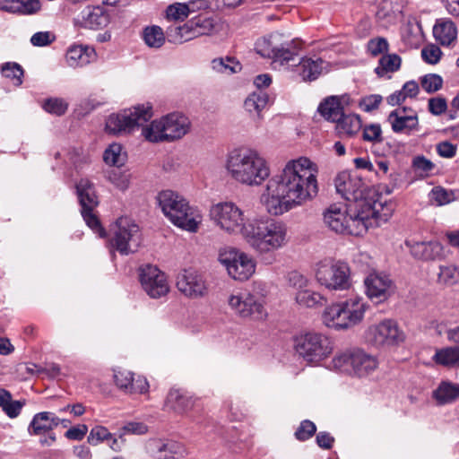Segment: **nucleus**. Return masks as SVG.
<instances>
[{
	"mask_svg": "<svg viewBox=\"0 0 459 459\" xmlns=\"http://www.w3.org/2000/svg\"><path fill=\"white\" fill-rule=\"evenodd\" d=\"M335 123V129L340 136H353L361 128L360 117L355 114H343Z\"/></svg>",
	"mask_w": 459,
	"mask_h": 459,
	"instance_id": "nucleus-34",
	"label": "nucleus"
},
{
	"mask_svg": "<svg viewBox=\"0 0 459 459\" xmlns=\"http://www.w3.org/2000/svg\"><path fill=\"white\" fill-rule=\"evenodd\" d=\"M210 216L221 230L231 234H240L243 238L251 224V220L247 219L243 211L231 202L212 205Z\"/></svg>",
	"mask_w": 459,
	"mask_h": 459,
	"instance_id": "nucleus-11",
	"label": "nucleus"
},
{
	"mask_svg": "<svg viewBox=\"0 0 459 459\" xmlns=\"http://www.w3.org/2000/svg\"><path fill=\"white\" fill-rule=\"evenodd\" d=\"M55 39V35L49 31H39L31 36L30 43L36 47H44L51 44Z\"/></svg>",
	"mask_w": 459,
	"mask_h": 459,
	"instance_id": "nucleus-61",
	"label": "nucleus"
},
{
	"mask_svg": "<svg viewBox=\"0 0 459 459\" xmlns=\"http://www.w3.org/2000/svg\"><path fill=\"white\" fill-rule=\"evenodd\" d=\"M172 126L171 114L162 117L160 119L153 120L149 126L142 130L143 137L151 143H160L170 140V134L166 131Z\"/></svg>",
	"mask_w": 459,
	"mask_h": 459,
	"instance_id": "nucleus-23",
	"label": "nucleus"
},
{
	"mask_svg": "<svg viewBox=\"0 0 459 459\" xmlns=\"http://www.w3.org/2000/svg\"><path fill=\"white\" fill-rule=\"evenodd\" d=\"M402 58L395 53L383 55L379 60L375 73L378 77H384L388 74H394L400 70Z\"/></svg>",
	"mask_w": 459,
	"mask_h": 459,
	"instance_id": "nucleus-36",
	"label": "nucleus"
},
{
	"mask_svg": "<svg viewBox=\"0 0 459 459\" xmlns=\"http://www.w3.org/2000/svg\"><path fill=\"white\" fill-rule=\"evenodd\" d=\"M432 397L439 405L452 403L459 399V384L442 381L433 391Z\"/></svg>",
	"mask_w": 459,
	"mask_h": 459,
	"instance_id": "nucleus-31",
	"label": "nucleus"
},
{
	"mask_svg": "<svg viewBox=\"0 0 459 459\" xmlns=\"http://www.w3.org/2000/svg\"><path fill=\"white\" fill-rule=\"evenodd\" d=\"M316 431V425L308 420H303L295 431V437L299 441H306L312 437Z\"/></svg>",
	"mask_w": 459,
	"mask_h": 459,
	"instance_id": "nucleus-56",
	"label": "nucleus"
},
{
	"mask_svg": "<svg viewBox=\"0 0 459 459\" xmlns=\"http://www.w3.org/2000/svg\"><path fill=\"white\" fill-rule=\"evenodd\" d=\"M193 24L196 38L203 35H210L216 30L217 22L212 16L197 15L190 20Z\"/></svg>",
	"mask_w": 459,
	"mask_h": 459,
	"instance_id": "nucleus-40",
	"label": "nucleus"
},
{
	"mask_svg": "<svg viewBox=\"0 0 459 459\" xmlns=\"http://www.w3.org/2000/svg\"><path fill=\"white\" fill-rule=\"evenodd\" d=\"M365 338L377 347H396L405 341L406 335L396 321L384 319L368 326L365 331Z\"/></svg>",
	"mask_w": 459,
	"mask_h": 459,
	"instance_id": "nucleus-12",
	"label": "nucleus"
},
{
	"mask_svg": "<svg viewBox=\"0 0 459 459\" xmlns=\"http://www.w3.org/2000/svg\"><path fill=\"white\" fill-rule=\"evenodd\" d=\"M403 0H382L376 13L378 21L392 22L402 13Z\"/></svg>",
	"mask_w": 459,
	"mask_h": 459,
	"instance_id": "nucleus-33",
	"label": "nucleus"
},
{
	"mask_svg": "<svg viewBox=\"0 0 459 459\" xmlns=\"http://www.w3.org/2000/svg\"><path fill=\"white\" fill-rule=\"evenodd\" d=\"M362 137L364 141L381 143L383 141L382 129L378 124L366 126L363 129Z\"/></svg>",
	"mask_w": 459,
	"mask_h": 459,
	"instance_id": "nucleus-58",
	"label": "nucleus"
},
{
	"mask_svg": "<svg viewBox=\"0 0 459 459\" xmlns=\"http://www.w3.org/2000/svg\"><path fill=\"white\" fill-rule=\"evenodd\" d=\"M202 221L200 211L189 205L182 195L174 193V226L189 233H196Z\"/></svg>",
	"mask_w": 459,
	"mask_h": 459,
	"instance_id": "nucleus-15",
	"label": "nucleus"
},
{
	"mask_svg": "<svg viewBox=\"0 0 459 459\" xmlns=\"http://www.w3.org/2000/svg\"><path fill=\"white\" fill-rule=\"evenodd\" d=\"M228 304L237 316L244 319L263 321L268 315L263 299L252 293L231 294Z\"/></svg>",
	"mask_w": 459,
	"mask_h": 459,
	"instance_id": "nucleus-14",
	"label": "nucleus"
},
{
	"mask_svg": "<svg viewBox=\"0 0 459 459\" xmlns=\"http://www.w3.org/2000/svg\"><path fill=\"white\" fill-rule=\"evenodd\" d=\"M405 244L409 247L411 255L416 259L429 261L444 257L443 247L437 241L407 240Z\"/></svg>",
	"mask_w": 459,
	"mask_h": 459,
	"instance_id": "nucleus-22",
	"label": "nucleus"
},
{
	"mask_svg": "<svg viewBox=\"0 0 459 459\" xmlns=\"http://www.w3.org/2000/svg\"><path fill=\"white\" fill-rule=\"evenodd\" d=\"M142 38L148 47L154 48H160L165 42L164 32L157 25L145 27L143 30Z\"/></svg>",
	"mask_w": 459,
	"mask_h": 459,
	"instance_id": "nucleus-41",
	"label": "nucleus"
},
{
	"mask_svg": "<svg viewBox=\"0 0 459 459\" xmlns=\"http://www.w3.org/2000/svg\"><path fill=\"white\" fill-rule=\"evenodd\" d=\"M420 84L426 92L434 93L442 88L443 79L437 74H429L421 77Z\"/></svg>",
	"mask_w": 459,
	"mask_h": 459,
	"instance_id": "nucleus-52",
	"label": "nucleus"
},
{
	"mask_svg": "<svg viewBox=\"0 0 459 459\" xmlns=\"http://www.w3.org/2000/svg\"><path fill=\"white\" fill-rule=\"evenodd\" d=\"M1 73L3 76L12 79L17 85L22 84V77L23 75L22 67L14 62H7L2 65Z\"/></svg>",
	"mask_w": 459,
	"mask_h": 459,
	"instance_id": "nucleus-50",
	"label": "nucleus"
},
{
	"mask_svg": "<svg viewBox=\"0 0 459 459\" xmlns=\"http://www.w3.org/2000/svg\"><path fill=\"white\" fill-rule=\"evenodd\" d=\"M133 378L134 373L131 371L117 370L114 373V381L116 385L126 394H130V392H132Z\"/></svg>",
	"mask_w": 459,
	"mask_h": 459,
	"instance_id": "nucleus-51",
	"label": "nucleus"
},
{
	"mask_svg": "<svg viewBox=\"0 0 459 459\" xmlns=\"http://www.w3.org/2000/svg\"><path fill=\"white\" fill-rule=\"evenodd\" d=\"M191 129L190 118L182 112H174V140L183 138L190 133Z\"/></svg>",
	"mask_w": 459,
	"mask_h": 459,
	"instance_id": "nucleus-45",
	"label": "nucleus"
},
{
	"mask_svg": "<svg viewBox=\"0 0 459 459\" xmlns=\"http://www.w3.org/2000/svg\"><path fill=\"white\" fill-rule=\"evenodd\" d=\"M158 205L160 207L163 214L172 221V191H160L157 197Z\"/></svg>",
	"mask_w": 459,
	"mask_h": 459,
	"instance_id": "nucleus-54",
	"label": "nucleus"
},
{
	"mask_svg": "<svg viewBox=\"0 0 459 459\" xmlns=\"http://www.w3.org/2000/svg\"><path fill=\"white\" fill-rule=\"evenodd\" d=\"M412 167L415 171L422 175L423 173L427 174L431 171L434 168V164L424 156H417L412 160Z\"/></svg>",
	"mask_w": 459,
	"mask_h": 459,
	"instance_id": "nucleus-62",
	"label": "nucleus"
},
{
	"mask_svg": "<svg viewBox=\"0 0 459 459\" xmlns=\"http://www.w3.org/2000/svg\"><path fill=\"white\" fill-rule=\"evenodd\" d=\"M431 193L432 198L437 205L449 204L453 200V193L442 187H435Z\"/></svg>",
	"mask_w": 459,
	"mask_h": 459,
	"instance_id": "nucleus-63",
	"label": "nucleus"
},
{
	"mask_svg": "<svg viewBox=\"0 0 459 459\" xmlns=\"http://www.w3.org/2000/svg\"><path fill=\"white\" fill-rule=\"evenodd\" d=\"M111 21L109 12L103 5H87L74 18V25L87 30H103Z\"/></svg>",
	"mask_w": 459,
	"mask_h": 459,
	"instance_id": "nucleus-18",
	"label": "nucleus"
},
{
	"mask_svg": "<svg viewBox=\"0 0 459 459\" xmlns=\"http://www.w3.org/2000/svg\"><path fill=\"white\" fill-rule=\"evenodd\" d=\"M298 73L304 81H314L323 73L325 61L320 57H303L299 61Z\"/></svg>",
	"mask_w": 459,
	"mask_h": 459,
	"instance_id": "nucleus-26",
	"label": "nucleus"
},
{
	"mask_svg": "<svg viewBox=\"0 0 459 459\" xmlns=\"http://www.w3.org/2000/svg\"><path fill=\"white\" fill-rule=\"evenodd\" d=\"M153 116L150 102L136 105L118 114H111L106 122V130L113 134L131 133L143 126Z\"/></svg>",
	"mask_w": 459,
	"mask_h": 459,
	"instance_id": "nucleus-8",
	"label": "nucleus"
},
{
	"mask_svg": "<svg viewBox=\"0 0 459 459\" xmlns=\"http://www.w3.org/2000/svg\"><path fill=\"white\" fill-rule=\"evenodd\" d=\"M428 109L434 116H440L447 109L446 100L443 97L430 98L428 101Z\"/></svg>",
	"mask_w": 459,
	"mask_h": 459,
	"instance_id": "nucleus-60",
	"label": "nucleus"
},
{
	"mask_svg": "<svg viewBox=\"0 0 459 459\" xmlns=\"http://www.w3.org/2000/svg\"><path fill=\"white\" fill-rule=\"evenodd\" d=\"M142 243L140 228L131 219L120 217L112 230L109 245L122 255L135 253Z\"/></svg>",
	"mask_w": 459,
	"mask_h": 459,
	"instance_id": "nucleus-10",
	"label": "nucleus"
},
{
	"mask_svg": "<svg viewBox=\"0 0 459 459\" xmlns=\"http://www.w3.org/2000/svg\"><path fill=\"white\" fill-rule=\"evenodd\" d=\"M322 322L328 327L337 331L347 330L342 307L340 302L333 303L325 307L322 312Z\"/></svg>",
	"mask_w": 459,
	"mask_h": 459,
	"instance_id": "nucleus-29",
	"label": "nucleus"
},
{
	"mask_svg": "<svg viewBox=\"0 0 459 459\" xmlns=\"http://www.w3.org/2000/svg\"><path fill=\"white\" fill-rule=\"evenodd\" d=\"M139 280L143 290L152 299L165 296L169 291L165 273L155 265L142 266L139 269Z\"/></svg>",
	"mask_w": 459,
	"mask_h": 459,
	"instance_id": "nucleus-16",
	"label": "nucleus"
},
{
	"mask_svg": "<svg viewBox=\"0 0 459 459\" xmlns=\"http://www.w3.org/2000/svg\"><path fill=\"white\" fill-rule=\"evenodd\" d=\"M349 265L342 261L325 259L315 268L316 281L330 290H345L351 286Z\"/></svg>",
	"mask_w": 459,
	"mask_h": 459,
	"instance_id": "nucleus-9",
	"label": "nucleus"
},
{
	"mask_svg": "<svg viewBox=\"0 0 459 459\" xmlns=\"http://www.w3.org/2000/svg\"><path fill=\"white\" fill-rule=\"evenodd\" d=\"M365 294L374 303L380 304L389 299L394 284L389 275L372 272L364 279Z\"/></svg>",
	"mask_w": 459,
	"mask_h": 459,
	"instance_id": "nucleus-17",
	"label": "nucleus"
},
{
	"mask_svg": "<svg viewBox=\"0 0 459 459\" xmlns=\"http://www.w3.org/2000/svg\"><path fill=\"white\" fill-rule=\"evenodd\" d=\"M294 349L305 361L317 365L333 351V342L324 333L307 332L294 338Z\"/></svg>",
	"mask_w": 459,
	"mask_h": 459,
	"instance_id": "nucleus-7",
	"label": "nucleus"
},
{
	"mask_svg": "<svg viewBox=\"0 0 459 459\" xmlns=\"http://www.w3.org/2000/svg\"><path fill=\"white\" fill-rule=\"evenodd\" d=\"M94 209L95 208L81 209V213L86 224L95 232L99 233L100 237H103L105 235V230L101 227L98 216L93 212Z\"/></svg>",
	"mask_w": 459,
	"mask_h": 459,
	"instance_id": "nucleus-53",
	"label": "nucleus"
},
{
	"mask_svg": "<svg viewBox=\"0 0 459 459\" xmlns=\"http://www.w3.org/2000/svg\"><path fill=\"white\" fill-rule=\"evenodd\" d=\"M347 329H351L362 322L368 305L361 297H351L340 301Z\"/></svg>",
	"mask_w": 459,
	"mask_h": 459,
	"instance_id": "nucleus-21",
	"label": "nucleus"
},
{
	"mask_svg": "<svg viewBox=\"0 0 459 459\" xmlns=\"http://www.w3.org/2000/svg\"><path fill=\"white\" fill-rule=\"evenodd\" d=\"M150 448L157 459H168L170 453L169 446L160 440H154L150 444Z\"/></svg>",
	"mask_w": 459,
	"mask_h": 459,
	"instance_id": "nucleus-64",
	"label": "nucleus"
},
{
	"mask_svg": "<svg viewBox=\"0 0 459 459\" xmlns=\"http://www.w3.org/2000/svg\"><path fill=\"white\" fill-rule=\"evenodd\" d=\"M218 259L229 275L237 281L249 279L255 271L254 260L246 253L234 248L221 251Z\"/></svg>",
	"mask_w": 459,
	"mask_h": 459,
	"instance_id": "nucleus-13",
	"label": "nucleus"
},
{
	"mask_svg": "<svg viewBox=\"0 0 459 459\" xmlns=\"http://www.w3.org/2000/svg\"><path fill=\"white\" fill-rule=\"evenodd\" d=\"M112 437V434L102 426H96L91 429L88 436V442L92 446H97L100 442Z\"/></svg>",
	"mask_w": 459,
	"mask_h": 459,
	"instance_id": "nucleus-57",
	"label": "nucleus"
},
{
	"mask_svg": "<svg viewBox=\"0 0 459 459\" xmlns=\"http://www.w3.org/2000/svg\"><path fill=\"white\" fill-rule=\"evenodd\" d=\"M92 54L93 50L82 45L71 46L66 52L65 59L71 67L83 66L91 62Z\"/></svg>",
	"mask_w": 459,
	"mask_h": 459,
	"instance_id": "nucleus-35",
	"label": "nucleus"
},
{
	"mask_svg": "<svg viewBox=\"0 0 459 459\" xmlns=\"http://www.w3.org/2000/svg\"><path fill=\"white\" fill-rule=\"evenodd\" d=\"M368 52L374 57L387 54L389 43L385 38L377 37L369 39L367 43Z\"/></svg>",
	"mask_w": 459,
	"mask_h": 459,
	"instance_id": "nucleus-49",
	"label": "nucleus"
},
{
	"mask_svg": "<svg viewBox=\"0 0 459 459\" xmlns=\"http://www.w3.org/2000/svg\"><path fill=\"white\" fill-rule=\"evenodd\" d=\"M437 281L439 284L451 286L459 282V267L455 264H446L439 266L437 273Z\"/></svg>",
	"mask_w": 459,
	"mask_h": 459,
	"instance_id": "nucleus-44",
	"label": "nucleus"
},
{
	"mask_svg": "<svg viewBox=\"0 0 459 459\" xmlns=\"http://www.w3.org/2000/svg\"><path fill=\"white\" fill-rule=\"evenodd\" d=\"M255 48L261 56L272 59L274 65H288L298 56L299 50L294 39H287L279 32L259 39Z\"/></svg>",
	"mask_w": 459,
	"mask_h": 459,
	"instance_id": "nucleus-6",
	"label": "nucleus"
},
{
	"mask_svg": "<svg viewBox=\"0 0 459 459\" xmlns=\"http://www.w3.org/2000/svg\"><path fill=\"white\" fill-rule=\"evenodd\" d=\"M334 186L336 191L350 204V207L357 208L359 211H364L366 204L372 210L373 218L379 217L378 206H382L381 203H377L374 199V191H372L362 178L355 174L348 171L340 172L335 179Z\"/></svg>",
	"mask_w": 459,
	"mask_h": 459,
	"instance_id": "nucleus-5",
	"label": "nucleus"
},
{
	"mask_svg": "<svg viewBox=\"0 0 459 459\" xmlns=\"http://www.w3.org/2000/svg\"><path fill=\"white\" fill-rule=\"evenodd\" d=\"M60 424V419L50 411H42L34 415L28 431L32 435H41L52 430Z\"/></svg>",
	"mask_w": 459,
	"mask_h": 459,
	"instance_id": "nucleus-24",
	"label": "nucleus"
},
{
	"mask_svg": "<svg viewBox=\"0 0 459 459\" xmlns=\"http://www.w3.org/2000/svg\"><path fill=\"white\" fill-rule=\"evenodd\" d=\"M442 52L437 46L429 45L422 48L421 56L423 60L430 65H436L439 62Z\"/></svg>",
	"mask_w": 459,
	"mask_h": 459,
	"instance_id": "nucleus-59",
	"label": "nucleus"
},
{
	"mask_svg": "<svg viewBox=\"0 0 459 459\" xmlns=\"http://www.w3.org/2000/svg\"><path fill=\"white\" fill-rule=\"evenodd\" d=\"M67 103L61 99H48L44 102L43 108L50 113L56 116L64 115L67 110Z\"/></svg>",
	"mask_w": 459,
	"mask_h": 459,
	"instance_id": "nucleus-55",
	"label": "nucleus"
},
{
	"mask_svg": "<svg viewBox=\"0 0 459 459\" xmlns=\"http://www.w3.org/2000/svg\"><path fill=\"white\" fill-rule=\"evenodd\" d=\"M75 187L81 209L96 208L99 205L94 185L88 178H81Z\"/></svg>",
	"mask_w": 459,
	"mask_h": 459,
	"instance_id": "nucleus-28",
	"label": "nucleus"
},
{
	"mask_svg": "<svg viewBox=\"0 0 459 459\" xmlns=\"http://www.w3.org/2000/svg\"><path fill=\"white\" fill-rule=\"evenodd\" d=\"M177 287L185 296L192 299L203 298L208 293L204 276L195 270H184L178 276Z\"/></svg>",
	"mask_w": 459,
	"mask_h": 459,
	"instance_id": "nucleus-19",
	"label": "nucleus"
},
{
	"mask_svg": "<svg viewBox=\"0 0 459 459\" xmlns=\"http://www.w3.org/2000/svg\"><path fill=\"white\" fill-rule=\"evenodd\" d=\"M317 166L306 157L289 160L268 179L259 202L270 215L281 216L312 201L318 194Z\"/></svg>",
	"mask_w": 459,
	"mask_h": 459,
	"instance_id": "nucleus-1",
	"label": "nucleus"
},
{
	"mask_svg": "<svg viewBox=\"0 0 459 459\" xmlns=\"http://www.w3.org/2000/svg\"><path fill=\"white\" fill-rule=\"evenodd\" d=\"M224 167L232 180L247 186H260L271 175L267 160L257 150L248 147L230 151Z\"/></svg>",
	"mask_w": 459,
	"mask_h": 459,
	"instance_id": "nucleus-2",
	"label": "nucleus"
},
{
	"mask_svg": "<svg viewBox=\"0 0 459 459\" xmlns=\"http://www.w3.org/2000/svg\"><path fill=\"white\" fill-rule=\"evenodd\" d=\"M433 35L442 46H450L457 39V28L452 21L439 19L433 28Z\"/></svg>",
	"mask_w": 459,
	"mask_h": 459,
	"instance_id": "nucleus-27",
	"label": "nucleus"
},
{
	"mask_svg": "<svg viewBox=\"0 0 459 459\" xmlns=\"http://www.w3.org/2000/svg\"><path fill=\"white\" fill-rule=\"evenodd\" d=\"M394 133L411 134L413 131H419V118L415 112L407 114L405 108H396L392 111L387 118Z\"/></svg>",
	"mask_w": 459,
	"mask_h": 459,
	"instance_id": "nucleus-20",
	"label": "nucleus"
},
{
	"mask_svg": "<svg viewBox=\"0 0 459 459\" xmlns=\"http://www.w3.org/2000/svg\"><path fill=\"white\" fill-rule=\"evenodd\" d=\"M269 96L263 91H257L248 95L244 102L246 110L250 114H256L261 118V112L265 108Z\"/></svg>",
	"mask_w": 459,
	"mask_h": 459,
	"instance_id": "nucleus-37",
	"label": "nucleus"
},
{
	"mask_svg": "<svg viewBox=\"0 0 459 459\" xmlns=\"http://www.w3.org/2000/svg\"><path fill=\"white\" fill-rule=\"evenodd\" d=\"M212 68L220 74H232L239 71L241 66L234 57L226 56L213 59Z\"/></svg>",
	"mask_w": 459,
	"mask_h": 459,
	"instance_id": "nucleus-43",
	"label": "nucleus"
},
{
	"mask_svg": "<svg viewBox=\"0 0 459 459\" xmlns=\"http://www.w3.org/2000/svg\"><path fill=\"white\" fill-rule=\"evenodd\" d=\"M196 38V33L193 28L191 21L183 25L174 23V44H182Z\"/></svg>",
	"mask_w": 459,
	"mask_h": 459,
	"instance_id": "nucleus-46",
	"label": "nucleus"
},
{
	"mask_svg": "<svg viewBox=\"0 0 459 459\" xmlns=\"http://www.w3.org/2000/svg\"><path fill=\"white\" fill-rule=\"evenodd\" d=\"M318 112L326 120L336 122L344 114L342 99L337 96L326 98L318 107Z\"/></svg>",
	"mask_w": 459,
	"mask_h": 459,
	"instance_id": "nucleus-32",
	"label": "nucleus"
},
{
	"mask_svg": "<svg viewBox=\"0 0 459 459\" xmlns=\"http://www.w3.org/2000/svg\"><path fill=\"white\" fill-rule=\"evenodd\" d=\"M353 372L359 377L366 376L373 372L378 365L376 357L360 349L352 350Z\"/></svg>",
	"mask_w": 459,
	"mask_h": 459,
	"instance_id": "nucleus-25",
	"label": "nucleus"
},
{
	"mask_svg": "<svg viewBox=\"0 0 459 459\" xmlns=\"http://www.w3.org/2000/svg\"><path fill=\"white\" fill-rule=\"evenodd\" d=\"M0 10L34 14L40 10V3L39 0H0Z\"/></svg>",
	"mask_w": 459,
	"mask_h": 459,
	"instance_id": "nucleus-30",
	"label": "nucleus"
},
{
	"mask_svg": "<svg viewBox=\"0 0 459 459\" xmlns=\"http://www.w3.org/2000/svg\"><path fill=\"white\" fill-rule=\"evenodd\" d=\"M433 360L445 367H455L459 365V346L446 347L437 350Z\"/></svg>",
	"mask_w": 459,
	"mask_h": 459,
	"instance_id": "nucleus-39",
	"label": "nucleus"
},
{
	"mask_svg": "<svg viewBox=\"0 0 459 459\" xmlns=\"http://www.w3.org/2000/svg\"><path fill=\"white\" fill-rule=\"evenodd\" d=\"M295 300L300 307H315L323 305L325 302V298L307 286L296 292Z\"/></svg>",
	"mask_w": 459,
	"mask_h": 459,
	"instance_id": "nucleus-38",
	"label": "nucleus"
},
{
	"mask_svg": "<svg viewBox=\"0 0 459 459\" xmlns=\"http://www.w3.org/2000/svg\"><path fill=\"white\" fill-rule=\"evenodd\" d=\"M244 239L258 255H271L287 245L288 228L272 218L252 219Z\"/></svg>",
	"mask_w": 459,
	"mask_h": 459,
	"instance_id": "nucleus-3",
	"label": "nucleus"
},
{
	"mask_svg": "<svg viewBox=\"0 0 459 459\" xmlns=\"http://www.w3.org/2000/svg\"><path fill=\"white\" fill-rule=\"evenodd\" d=\"M331 363L333 368L341 372L352 373V350L336 354Z\"/></svg>",
	"mask_w": 459,
	"mask_h": 459,
	"instance_id": "nucleus-47",
	"label": "nucleus"
},
{
	"mask_svg": "<svg viewBox=\"0 0 459 459\" xmlns=\"http://www.w3.org/2000/svg\"><path fill=\"white\" fill-rule=\"evenodd\" d=\"M103 160L108 165L121 167L126 160V153L123 152L121 144L112 143L105 151Z\"/></svg>",
	"mask_w": 459,
	"mask_h": 459,
	"instance_id": "nucleus-42",
	"label": "nucleus"
},
{
	"mask_svg": "<svg viewBox=\"0 0 459 459\" xmlns=\"http://www.w3.org/2000/svg\"><path fill=\"white\" fill-rule=\"evenodd\" d=\"M364 211L340 204H331L323 213L325 225L339 234L362 236L373 225L372 210L366 204Z\"/></svg>",
	"mask_w": 459,
	"mask_h": 459,
	"instance_id": "nucleus-4",
	"label": "nucleus"
},
{
	"mask_svg": "<svg viewBox=\"0 0 459 459\" xmlns=\"http://www.w3.org/2000/svg\"><path fill=\"white\" fill-rule=\"evenodd\" d=\"M117 167L108 172V180L118 189L125 191L128 188L131 174L127 170H121Z\"/></svg>",
	"mask_w": 459,
	"mask_h": 459,
	"instance_id": "nucleus-48",
	"label": "nucleus"
}]
</instances>
